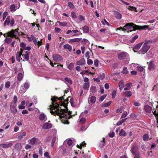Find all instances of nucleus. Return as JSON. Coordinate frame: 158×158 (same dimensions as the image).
<instances>
[{
  "mask_svg": "<svg viewBox=\"0 0 158 158\" xmlns=\"http://www.w3.org/2000/svg\"><path fill=\"white\" fill-rule=\"evenodd\" d=\"M65 92L63 96L59 98L56 96L52 97L51 100L52 101V105L50 106V109L56 110L54 111L51 110L50 112L52 115L59 116L61 122L64 124H69V122L68 119L71 118V112L68 111L67 107L69 97L64 100V97L65 96V93H67L66 91Z\"/></svg>",
  "mask_w": 158,
  "mask_h": 158,
  "instance_id": "nucleus-1",
  "label": "nucleus"
},
{
  "mask_svg": "<svg viewBox=\"0 0 158 158\" xmlns=\"http://www.w3.org/2000/svg\"><path fill=\"white\" fill-rule=\"evenodd\" d=\"M19 28H17L15 30H12L10 31L7 33V36L10 38L6 37L5 40L4 41L7 44L10 43L12 41V40L11 38L14 37L15 39H18V36L19 35L18 32Z\"/></svg>",
  "mask_w": 158,
  "mask_h": 158,
  "instance_id": "nucleus-2",
  "label": "nucleus"
},
{
  "mask_svg": "<svg viewBox=\"0 0 158 158\" xmlns=\"http://www.w3.org/2000/svg\"><path fill=\"white\" fill-rule=\"evenodd\" d=\"M118 58L120 60H123L124 63L127 64L129 61V57L128 54L125 52L119 53L118 55Z\"/></svg>",
  "mask_w": 158,
  "mask_h": 158,
  "instance_id": "nucleus-3",
  "label": "nucleus"
},
{
  "mask_svg": "<svg viewBox=\"0 0 158 158\" xmlns=\"http://www.w3.org/2000/svg\"><path fill=\"white\" fill-rule=\"evenodd\" d=\"M150 47L147 43H144L141 49L140 50L139 52L143 54L146 53L149 49Z\"/></svg>",
  "mask_w": 158,
  "mask_h": 158,
  "instance_id": "nucleus-4",
  "label": "nucleus"
},
{
  "mask_svg": "<svg viewBox=\"0 0 158 158\" xmlns=\"http://www.w3.org/2000/svg\"><path fill=\"white\" fill-rule=\"evenodd\" d=\"M137 26V25H135L133 23H128L126 24V25L124 26V28H126L127 29H133L132 30L130 31H135L137 29H135V26Z\"/></svg>",
  "mask_w": 158,
  "mask_h": 158,
  "instance_id": "nucleus-5",
  "label": "nucleus"
},
{
  "mask_svg": "<svg viewBox=\"0 0 158 158\" xmlns=\"http://www.w3.org/2000/svg\"><path fill=\"white\" fill-rule=\"evenodd\" d=\"M52 58L53 60L56 62H58L62 60V57L59 55L57 54H54L52 55Z\"/></svg>",
  "mask_w": 158,
  "mask_h": 158,
  "instance_id": "nucleus-6",
  "label": "nucleus"
},
{
  "mask_svg": "<svg viewBox=\"0 0 158 158\" xmlns=\"http://www.w3.org/2000/svg\"><path fill=\"white\" fill-rule=\"evenodd\" d=\"M20 7V4L19 3L16 6L15 4H12L9 7V9L10 11L12 12H15L17 9H18Z\"/></svg>",
  "mask_w": 158,
  "mask_h": 158,
  "instance_id": "nucleus-7",
  "label": "nucleus"
},
{
  "mask_svg": "<svg viewBox=\"0 0 158 158\" xmlns=\"http://www.w3.org/2000/svg\"><path fill=\"white\" fill-rule=\"evenodd\" d=\"M17 97L15 95L14 97L13 98V102H14V103H12V104H13V107L14 108H15V109L14 110H13V111L14 112H17V109H16V103L17 102Z\"/></svg>",
  "mask_w": 158,
  "mask_h": 158,
  "instance_id": "nucleus-8",
  "label": "nucleus"
},
{
  "mask_svg": "<svg viewBox=\"0 0 158 158\" xmlns=\"http://www.w3.org/2000/svg\"><path fill=\"white\" fill-rule=\"evenodd\" d=\"M131 68L136 69H144V68L137 64H131Z\"/></svg>",
  "mask_w": 158,
  "mask_h": 158,
  "instance_id": "nucleus-9",
  "label": "nucleus"
},
{
  "mask_svg": "<svg viewBox=\"0 0 158 158\" xmlns=\"http://www.w3.org/2000/svg\"><path fill=\"white\" fill-rule=\"evenodd\" d=\"M81 40V38H75L70 39L69 40V43L70 44L73 43L77 42L80 41Z\"/></svg>",
  "mask_w": 158,
  "mask_h": 158,
  "instance_id": "nucleus-10",
  "label": "nucleus"
},
{
  "mask_svg": "<svg viewBox=\"0 0 158 158\" xmlns=\"http://www.w3.org/2000/svg\"><path fill=\"white\" fill-rule=\"evenodd\" d=\"M148 25H144L143 26L139 25L135 26V29H137L139 30H145L148 28Z\"/></svg>",
  "mask_w": 158,
  "mask_h": 158,
  "instance_id": "nucleus-11",
  "label": "nucleus"
},
{
  "mask_svg": "<svg viewBox=\"0 0 158 158\" xmlns=\"http://www.w3.org/2000/svg\"><path fill=\"white\" fill-rule=\"evenodd\" d=\"M52 124L48 123H44L43 126V127L44 129H48L52 127Z\"/></svg>",
  "mask_w": 158,
  "mask_h": 158,
  "instance_id": "nucleus-12",
  "label": "nucleus"
},
{
  "mask_svg": "<svg viewBox=\"0 0 158 158\" xmlns=\"http://www.w3.org/2000/svg\"><path fill=\"white\" fill-rule=\"evenodd\" d=\"M27 133L24 131H22L18 135V138L19 139H22L24 136L26 135Z\"/></svg>",
  "mask_w": 158,
  "mask_h": 158,
  "instance_id": "nucleus-13",
  "label": "nucleus"
},
{
  "mask_svg": "<svg viewBox=\"0 0 158 158\" xmlns=\"http://www.w3.org/2000/svg\"><path fill=\"white\" fill-rule=\"evenodd\" d=\"M12 145V143H10L7 144L2 143L0 145V146L3 148H7L11 147Z\"/></svg>",
  "mask_w": 158,
  "mask_h": 158,
  "instance_id": "nucleus-14",
  "label": "nucleus"
},
{
  "mask_svg": "<svg viewBox=\"0 0 158 158\" xmlns=\"http://www.w3.org/2000/svg\"><path fill=\"white\" fill-rule=\"evenodd\" d=\"M114 15L118 19H121L122 17V15L119 12L117 11H114Z\"/></svg>",
  "mask_w": 158,
  "mask_h": 158,
  "instance_id": "nucleus-15",
  "label": "nucleus"
},
{
  "mask_svg": "<svg viewBox=\"0 0 158 158\" xmlns=\"http://www.w3.org/2000/svg\"><path fill=\"white\" fill-rule=\"evenodd\" d=\"M22 148L21 144L20 143H18L15 145L14 148L17 151H20Z\"/></svg>",
  "mask_w": 158,
  "mask_h": 158,
  "instance_id": "nucleus-16",
  "label": "nucleus"
},
{
  "mask_svg": "<svg viewBox=\"0 0 158 158\" xmlns=\"http://www.w3.org/2000/svg\"><path fill=\"white\" fill-rule=\"evenodd\" d=\"M155 67V64L153 61L150 60L148 64V69H152Z\"/></svg>",
  "mask_w": 158,
  "mask_h": 158,
  "instance_id": "nucleus-17",
  "label": "nucleus"
},
{
  "mask_svg": "<svg viewBox=\"0 0 158 158\" xmlns=\"http://www.w3.org/2000/svg\"><path fill=\"white\" fill-rule=\"evenodd\" d=\"M145 111L148 113H151L152 110V107L148 105H146L144 106Z\"/></svg>",
  "mask_w": 158,
  "mask_h": 158,
  "instance_id": "nucleus-18",
  "label": "nucleus"
},
{
  "mask_svg": "<svg viewBox=\"0 0 158 158\" xmlns=\"http://www.w3.org/2000/svg\"><path fill=\"white\" fill-rule=\"evenodd\" d=\"M85 20V17L82 15H79L78 18V19L76 21V22L77 23H79Z\"/></svg>",
  "mask_w": 158,
  "mask_h": 158,
  "instance_id": "nucleus-19",
  "label": "nucleus"
},
{
  "mask_svg": "<svg viewBox=\"0 0 158 158\" xmlns=\"http://www.w3.org/2000/svg\"><path fill=\"white\" fill-rule=\"evenodd\" d=\"M88 100L89 102H90L91 103L94 104L96 101V98L95 96H93L89 98Z\"/></svg>",
  "mask_w": 158,
  "mask_h": 158,
  "instance_id": "nucleus-20",
  "label": "nucleus"
},
{
  "mask_svg": "<svg viewBox=\"0 0 158 158\" xmlns=\"http://www.w3.org/2000/svg\"><path fill=\"white\" fill-rule=\"evenodd\" d=\"M30 52H29L26 51L24 54L22 55V56H23L24 59L27 60H28L29 59V55L30 54Z\"/></svg>",
  "mask_w": 158,
  "mask_h": 158,
  "instance_id": "nucleus-21",
  "label": "nucleus"
},
{
  "mask_svg": "<svg viewBox=\"0 0 158 158\" xmlns=\"http://www.w3.org/2000/svg\"><path fill=\"white\" fill-rule=\"evenodd\" d=\"M85 64V60L84 58L81 59L80 60L77 61V65H84Z\"/></svg>",
  "mask_w": 158,
  "mask_h": 158,
  "instance_id": "nucleus-22",
  "label": "nucleus"
},
{
  "mask_svg": "<svg viewBox=\"0 0 158 158\" xmlns=\"http://www.w3.org/2000/svg\"><path fill=\"white\" fill-rule=\"evenodd\" d=\"M142 44H139L135 46L133 48V51L135 52L137 50L139 49L140 48L142 45Z\"/></svg>",
  "mask_w": 158,
  "mask_h": 158,
  "instance_id": "nucleus-23",
  "label": "nucleus"
},
{
  "mask_svg": "<svg viewBox=\"0 0 158 158\" xmlns=\"http://www.w3.org/2000/svg\"><path fill=\"white\" fill-rule=\"evenodd\" d=\"M97 89L95 86H91L90 88V92L92 93H95L97 92Z\"/></svg>",
  "mask_w": 158,
  "mask_h": 158,
  "instance_id": "nucleus-24",
  "label": "nucleus"
},
{
  "mask_svg": "<svg viewBox=\"0 0 158 158\" xmlns=\"http://www.w3.org/2000/svg\"><path fill=\"white\" fill-rule=\"evenodd\" d=\"M82 28L84 33H88L89 31V27L86 25L83 27Z\"/></svg>",
  "mask_w": 158,
  "mask_h": 158,
  "instance_id": "nucleus-25",
  "label": "nucleus"
},
{
  "mask_svg": "<svg viewBox=\"0 0 158 158\" xmlns=\"http://www.w3.org/2000/svg\"><path fill=\"white\" fill-rule=\"evenodd\" d=\"M36 141V139L35 138L33 137L29 140V143L32 145H34L35 144Z\"/></svg>",
  "mask_w": 158,
  "mask_h": 158,
  "instance_id": "nucleus-26",
  "label": "nucleus"
},
{
  "mask_svg": "<svg viewBox=\"0 0 158 158\" xmlns=\"http://www.w3.org/2000/svg\"><path fill=\"white\" fill-rule=\"evenodd\" d=\"M64 48L65 49H67L69 51H71L72 50V46L69 44H66L64 45Z\"/></svg>",
  "mask_w": 158,
  "mask_h": 158,
  "instance_id": "nucleus-27",
  "label": "nucleus"
},
{
  "mask_svg": "<svg viewBox=\"0 0 158 158\" xmlns=\"http://www.w3.org/2000/svg\"><path fill=\"white\" fill-rule=\"evenodd\" d=\"M23 77V75L22 74V73H18V76H17V80H18L19 81H21Z\"/></svg>",
  "mask_w": 158,
  "mask_h": 158,
  "instance_id": "nucleus-28",
  "label": "nucleus"
},
{
  "mask_svg": "<svg viewBox=\"0 0 158 158\" xmlns=\"http://www.w3.org/2000/svg\"><path fill=\"white\" fill-rule=\"evenodd\" d=\"M119 135L120 136H125L127 135V133L125 131L122 129L119 132Z\"/></svg>",
  "mask_w": 158,
  "mask_h": 158,
  "instance_id": "nucleus-29",
  "label": "nucleus"
},
{
  "mask_svg": "<svg viewBox=\"0 0 158 158\" xmlns=\"http://www.w3.org/2000/svg\"><path fill=\"white\" fill-rule=\"evenodd\" d=\"M119 88L120 90H121L123 87L124 81H121L118 84Z\"/></svg>",
  "mask_w": 158,
  "mask_h": 158,
  "instance_id": "nucleus-30",
  "label": "nucleus"
},
{
  "mask_svg": "<svg viewBox=\"0 0 158 158\" xmlns=\"http://www.w3.org/2000/svg\"><path fill=\"white\" fill-rule=\"evenodd\" d=\"M89 86V83H85L83 85V87L84 89L87 90Z\"/></svg>",
  "mask_w": 158,
  "mask_h": 158,
  "instance_id": "nucleus-31",
  "label": "nucleus"
},
{
  "mask_svg": "<svg viewBox=\"0 0 158 158\" xmlns=\"http://www.w3.org/2000/svg\"><path fill=\"white\" fill-rule=\"evenodd\" d=\"M59 23V25L61 26H66L67 25V23L66 22H60L57 21L56 23Z\"/></svg>",
  "mask_w": 158,
  "mask_h": 158,
  "instance_id": "nucleus-32",
  "label": "nucleus"
},
{
  "mask_svg": "<svg viewBox=\"0 0 158 158\" xmlns=\"http://www.w3.org/2000/svg\"><path fill=\"white\" fill-rule=\"evenodd\" d=\"M124 95L127 97H131L132 95V93L130 91H125L123 93Z\"/></svg>",
  "mask_w": 158,
  "mask_h": 158,
  "instance_id": "nucleus-33",
  "label": "nucleus"
},
{
  "mask_svg": "<svg viewBox=\"0 0 158 158\" xmlns=\"http://www.w3.org/2000/svg\"><path fill=\"white\" fill-rule=\"evenodd\" d=\"M10 18L8 17L6 20H5L4 23V26H6V25H8L10 22Z\"/></svg>",
  "mask_w": 158,
  "mask_h": 158,
  "instance_id": "nucleus-34",
  "label": "nucleus"
},
{
  "mask_svg": "<svg viewBox=\"0 0 158 158\" xmlns=\"http://www.w3.org/2000/svg\"><path fill=\"white\" fill-rule=\"evenodd\" d=\"M127 8L129 10L137 12V11L136 10V8L133 6H129Z\"/></svg>",
  "mask_w": 158,
  "mask_h": 158,
  "instance_id": "nucleus-35",
  "label": "nucleus"
},
{
  "mask_svg": "<svg viewBox=\"0 0 158 158\" xmlns=\"http://www.w3.org/2000/svg\"><path fill=\"white\" fill-rule=\"evenodd\" d=\"M46 116L44 114H41L40 115L39 117V119L40 120H44Z\"/></svg>",
  "mask_w": 158,
  "mask_h": 158,
  "instance_id": "nucleus-36",
  "label": "nucleus"
},
{
  "mask_svg": "<svg viewBox=\"0 0 158 158\" xmlns=\"http://www.w3.org/2000/svg\"><path fill=\"white\" fill-rule=\"evenodd\" d=\"M111 103V101H110L108 102L105 103L102 105V107H106L109 106Z\"/></svg>",
  "mask_w": 158,
  "mask_h": 158,
  "instance_id": "nucleus-37",
  "label": "nucleus"
},
{
  "mask_svg": "<svg viewBox=\"0 0 158 158\" xmlns=\"http://www.w3.org/2000/svg\"><path fill=\"white\" fill-rule=\"evenodd\" d=\"M81 43L83 44H88L89 43V41L88 40L84 39L81 41Z\"/></svg>",
  "mask_w": 158,
  "mask_h": 158,
  "instance_id": "nucleus-38",
  "label": "nucleus"
},
{
  "mask_svg": "<svg viewBox=\"0 0 158 158\" xmlns=\"http://www.w3.org/2000/svg\"><path fill=\"white\" fill-rule=\"evenodd\" d=\"M31 38H32V40L33 41L34 44L35 45H36L37 44V42L36 39L34 37V35H31Z\"/></svg>",
  "mask_w": 158,
  "mask_h": 158,
  "instance_id": "nucleus-39",
  "label": "nucleus"
},
{
  "mask_svg": "<svg viewBox=\"0 0 158 158\" xmlns=\"http://www.w3.org/2000/svg\"><path fill=\"white\" fill-rule=\"evenodd\" d=\"M148 134H145L144 135L143 137V140L144 141L148 140Z\"/></svg>",
  "mask_w": 158,
  "mask_h": 158,
  "instance_id": "nucleus-40",
  "label": "nucleus"
},
{
  "mask_svg": "<svg viewBox=\"0 0 158 158\" xmlns=\"http://www.w3.org/2000/svg\"><path fill=\"white\" fill-rule=\"evenodd\" d=\"M64 80L65 81H66L67 82L69 83V84H72V81L71 80V79L70 78H69L68 77L65 78Z\"/></svg>",
  "mask_w": 158,
  "mask_h": 158,
  "instance_id": "nucleus-41",
  "label": "nucleus"
},
{
  "mask_svg": "<svg viewBox=\"0 0 158 158\" xmlns=\"http://www.w3.org/2000/svg\"><path fill=\"white\" fill-rule=\"evenodd\" d=\"M71 16L73 19H75L77 18L76 13L74 12H71Z\"/></svg>",
  "mask_w": 158,
  "mask_h": 158,
  "instance_id": "nucleus-42",
  "label": "nucleus"
},
{
  "mask_svg": "<svg viewBox=\"0 0 158 158\" xmlns=\"http://www.w3.org/2000/svg\"><path fill=\"white\" fill-rule=\"evenodd\" d=\"M29 87V85L27 82H25L24 85V88L25 89V90H27L28 89Z\"/></svg>",
  "mask_w": 158,
  "mask_h": 158,
  "instance_id": "nucleus-43",
  "label": "nucleus"
},
{
  "mask_svg": "<svg viewBox=\"0 0 158 158\" xmlns=\"http://www.w3.org/2000/svg\"><path fill=\"white\" fill-rule=\"evenodd\" d=\"M68 6L70 8H74V6L73 4L71 2H69L68 4Z\"/></svg>",
  "mask_w": 158,
  "mask_h": 158,
  "instance_id": "nucleus-44",
  "label": "nucleus"
},
{
  "mask_svg": "<svg viewBox=\"0 0 158 158\" xmlns=\"http://www.w3.org/2000/svg\"><path fill=\"white\" fill-rule=\"evenodd\" d=\"M138 36L137 35H135L134 37H133L132 39L131 40V42H134L135 40L138 38Z\"/></svg>",
  "mask_w": 158,
  "mask_h": 158,
  "instance_id": "nucleus-45",
  "label": "nucleus"
},
{
  "mask_svg": "<svg viewBox=\"0 0 158 158\" xmlns=\"http://www.w3.org/2000/svg\"><path fill=\"white\" fill-rule=\"evenodd\" d=\"M116 91L115 90H113L112 93V98H115L116 94Z\"/></svg>",
  "mask_w": 158,
  "mask_h": 158,
  "instance_id": "nucleus-46",
  "label": "nucleus"
},
{
  "mask_svg": "<svg viewBox=\"0 0 158 158\" xmlns=\"http://www.w3.org/2000/svg\"><path fill=\"white\" fill-rule=\"evenodd\" d=\"M127 115V112L126 111H124L122 114L121 118H123L126 117Z\"/></svg>",
  "mask_w": 158,
  "mask_h": 158,
  "instance_id": "nucleus-47",
  "label": "nucleus"
},
{
  "mask_svg": "<svg viewBox=\"0 0 158 158\" xmlns=\"http://www.w3.org/2000/svg\"><path fill=\"white\" fill-rule=\"evenodd\" d=\"M102 23L103 25H105V23L108 26L109 25V23L106 21V19H104L103 21H102Z\"/></svg>",
  "mask_w": 158,
  "mask_h": 158,
  "instance_id": "nucleus-48",
  "label": "nucleus"
},
{
  "mask_svg": "<svg viewBox=\"0 0 158 158\" xmlns=\"http://www.w3.org/2000/svg\"><path fill=\"white\" fill-rule=\"evenodd\" d=\"M54 65H56V66H55V67H57V69H61L63 65H57V64H55Z\"/></svg>",
  "mask_w": 158,
  "mask_h": 158,
  "instance_id": "nucleus-49",
  "label": "nucleus"
},
{
  "mask_svg": "<svg viewBox=\"0 0 158 158\" xmlns=\"http://www.w3.org/2000/svg\"><path fill=\"white\" fill-rule=\"evenodd\" d=\"M153 114L155 116L157 120L158 119V112L157 111V113H156V110H155L153 112Z\"/></svg>",
  "mask_w": 158,
  "mask_h": 158,
  "instance_id": "nucleus-50",
  "label": "nucleus"
},
{
  "mask_svg": "<svg viewBox=\"0 0 158 158\" xmlns=\"http://www.w3.org/2000/svg\"><path fill=\"white\" fill-rule=\"evenodd\" d=\"M106 97V95H104L100 97L99 99V101H102Z\"/></svg>",
  "mask_w": 158,
  "mask_h": 158,
  "instance_id": "nucleus-51",
  "label": "nucleus"
},
{
  "mask_svg": "<svg viewBox=\"0 0 158 158\" xmlns=\"http://www.w3.org/2000/svg\"><path fill=\"white\" fill-rule=\"evenodd\" d=\"M87 63L88 64L90 65L93 64V62L92 60L89 59H87Z\"/></svg>",
  "mask_w": 158,
  "mask_h": 158,
  "instance_id": "nucleus-52",
  "label": "nucleus"
},
{
  "mask_svg": "<svg viewBox=\"0 0 158 158\" xmlns=\"http://www.w3.org/2000/svg\"><path fill=\"white\" fill-rule=\"evenodd\" d=\"M44 156L47 158H51L48 152H46L44 153Z\"/></svg>",
  "mask_w": 158,
  "mask_h": 158,
  "instance_id": "nucleus-53",
  "label": "nucleus"
},
{
  "mask_svg": "<svg viewBox=\"0 0 158 158\" xmlns=\"http://www.w3.org/2000/svg\"><path fill=\"white\" fill-rule=\"evenodd\" d=\"M10 85V83L9 81L7 82L5 85V87L6 88H8Z\"/></svg>",
  "mask_w": 158,
  "mask_h": 158,
  "instance_id": "nucleus-54",
  "label": "nucleus"
},
{
  "mask_svg": "<svg viewBox=\"0 0 158 158\" xmlns=\"http://www.w3.org/2000/svg\"><path fill=\"white\" fill-rule=\"evenodd\" d=\"M114 135L115 133L114 132H112L111 133H110L108 134L109 136L111 138H112L114 137Z\"/></svg>",
  "mask_w": 158,
  "mask_h": 158,
  "instance_id": "nucleus-55",
  "label": "nucleus"
},
{
  "mask_svg": "<svg viewBox=\"0 0 158 158\" xmlns=\"http://www.w3.org/2000/svg\"><path fill=\"white\" fill-rule=\"evenodd\" d=\"M8 14V12H5L3 14V20H4Z\"/></svg>",
  "mask_w": 158,
  "mask_h": 158,
  "instance_id": "nucleus-56",
  "label": "nucleus"
},
{
  "mask_svg": "<svg viewBox=\"0 0 158 158\" xmlns=\"http://www.w3.org/2000/svg\"><path fill=\"white\" fill-rule=\"evenodd\" d=\"M73 143V141L71 139H69L67 141V144L69 146H71Z\"/></svg>",
  "mask_w": 158,
  "mask_h": 158,
  "instance_id": "nucleus-57",
  "label": "nucleus"
},
{
  "mask_svg": "<svg viewBox=\"0 0 158 158\" xmlns=\"http://www.w3.org/2000/svg\"><path fill=\"white\" fill-rule=\"evenodd\" d=\"M56 140V139L55 137L53 138L52 139V143H51V145H52V147H53V146L54 144L55 143V142Z\"/></svg>",
  "mask_w": 158,
  "mask_h": 158,
  "instance_id": "nucleus-58",
  "label": "nucleus"
},
{
  "mask_svg": "<svg viewBox=\"0 0 158 158\" xmlns=\"http://www.w3.org/2000/svg\"><path fill=\"white\" fill-rule=\"evenodd\" d=\"M94 64L95 65V66L96 67H97L98 65V60L96 59L94 61Z\"/></svg>",
  "mask_w": 158,
  "mask_h": 158,
  "instance_id": "nucleus-59",
  "label": "nucleus"
},
{
  "mask_svg": "<svg viewBox=\"0 0 158 158\" xmlns=\"http://www.w3.org/2000/svg\"><path fill=\"white\" fill-rule=\"evenodd\" d=\"M89 51H87L86 52L85 54V57L87 58V59H89Z\"/></svg>",
  "mask_w": 158,
  "mask_h": 158,
  "instance_id": "nucleus-60",
  "label": "nucleus"
},
{
  "mask_svg": "<svg viewBox=\"0 0 158 158\" xmlns=\"http://www.w3.org/2000/svg\"><path fill=\"white\" fill-rule=\"evenodd\" d=\"M99 79L101 80L103 79L105 77V74L104 73H103L102 74H101L99 77Z\"/></svg>",
  "mask_w": 158,
  "mask_h": 158,
  "instance_id": "nucleus-61",
  "label": "nucleus"
},
{
  "mask_svg": "<svg viewBox=\"0 0 158 158\" xmlns=\"http://www.w3.org/2000/svg\"><path fill=\"white\" fill-rule=\"evenodd\" d=\"M85 120H86L85 118H82L80 119V122L84 123L85 122Z\"/></svg>",
  "mask_w": 158,
  "mask_h": 158,
  "instance_id": "nucleus-62",
  "label": "nucleus"
},
{
  "mask_svg": "<svg viewBox=\"0 0 158 158\" xmlns=\"http://www.w3.org/2000/svg\"><path fill=\"white\" fill-rule=\"evenodd\" d=\"M128 71L127 70H123V71L121 73H123V74H126L128 73Z\"/></svg>",
  "mask_w": 158,
  "mask_h": 158,
  "instance_id": "nucleus-63",
  "label": "nucleus"
},
{
  "mask_svg": "<svg viewBox=\"0 0 158 158\" xmlns=\"http://www.w3.org/2000/svg\"><path fill=\"white\" fill-rule=\"evenodd\" d=\"M31 148V146L29 144H27L26 145L25 148L27 150L30 148Z\"/></svg>",
  "mask_w": 158,
  "mask_h": 158,
  "instance_id": "nucleus-64",
  "label": "nucleus"
}]
</instances>
